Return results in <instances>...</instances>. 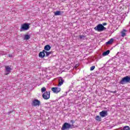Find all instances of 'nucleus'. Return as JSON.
Returning a JSON list of instances; mask_svg holds the SVG:
<instances>
[{
  "label": "nucleus",
  "instance_id": "nucleus-14",
  "mask_svg": "<svg viewBox=\"0 0 130 130\" xmlns=\"http://www.w3.org/2000/svg\"><path fill=\"white\" fill-rule=\"evenodd\" d=\"M114 39H111L109 40V41H108L107 42H106V44L108 45H109L110 44H112V43H113V41H114Z\"/></svg>",
  "mask_w": 130,
  "mask_h": 130
},
{
  "label": "nucleus",
  "instance_id": "nucleus-1",
  "mask_svg": "<svg viewBox=\"0 0 130 130\" xmlns=\"http://www.w3.org/2000/svg\"><path fill=\"white\" fill-rule=\"evenodd\" d=\"M128 83H130V76H126L122 78L119 82L120 85H125Z\"/></svg>",
  "mask_w": 130,
  "mask_h": 130
},
{
  "label": "nucleus",
  "instance_id": "nucleus-10",
  "mask_svg": "<svg viewBox=\"0 0 130 130\" xmlns=\"http://www.w3.org/2000/svg\"><path fill=\"white\" fill-rule=\"evenodd\" d=\"M63 83H64V80H63V79H62L61 77H59L58 84V87H60V86H61Z\"/></svg>",
  "mask_w": 130,
  "mask_h": 130
},
{
  "label": "nucleus",
  "instance_id": "nucleus-25",
  "mask_svg": "<svg viewBox=\"0 0 130 130\" xmlns=\"http://www.w3.org/2000/svg\"><path fill=\"white\" fill-rule=\"evenodd\" d=\"M111 93H113V94H115V93H116V90L114 91H111Z\"/></svg>",
  "mask_w": 130,
  "mask_h": 130
},
{
  "label": "nucleus",
  "instance_id": "nucleus-11",
  "mask_svg": "<svg viewBox=\"0 0 130 130\" xmlns=\"http://www.w3.org/2000/svg\"><path fill=\"white\" fill-rule=\"evenodd\" d=\"M46 51L45 50H43L42 52H40L39 54V57H41L43 58L45 56Z\"/></svg>",
  "mask_w": 130,
  "mask_h": 130
},
{
  "label": "nucleus",
  "instance_id": "nucleus-20",
  "mask_svg": "<svg viewBox=\"0 0 130 130\" xmlns=\"http://www.w3.org/2000/svg\"><path fill=\"white\" fill-rule=\"evenodd\" d=\"M45 91H46V88H45V87L41 88L42 93H44V92H45Z\"/></svg>",
  "mask_w": 130,
  "mask_h": 130
},
{
  "label": "nucleus",
  "instance_id": "nucleus-2",
  "mask_svg": "<svg viewBox=\"0 0 130 130\" xmlns=\"http://www.w3.org/2000/svg\"><path fill=\"white\" fill-rule=\"evenodd\" d=\"M76 126L75 125H71V124L65 122L63 125L62 127L61 128V130H66V129H70V128H75Z\"/></svg>",
  "mask_w": 130,
  "mask_h": 130
},
{
  "label": "nucleus",
  "instance_id": "nucleus-9",
  "mask_svg": "<svg viewBox=\"0 0 130 130\" xmlns=\"http://www.w3.org/2000/svg\"><path fill=\"white\" fill-rule=\"evenodd\" d=\"M100 115L102 117H105V116L108 115V113H107V111H102L100 112Z\"/></svg>",
  "mask_w": 130,
  "mask_h": 130
},
{
  "label": "nucleus",
  "instance_id": "nucleus-13",
  "mask_svg": "<svg viewBox=\"0 0 130 130\" xmlns=\"http://www.w3.org/2000/svg\"><path fill=\"white\" fill-rule=\"evenodd\" d=\"M51 49V47H50L49 45H47L44 47V50L47 51L50 50Z\"/></svg>",
  "mask_w": 130,
  "mask_h": 130
},
{
  "label": "nucleus",
  "instance_id": "nucleus-28",
  "mask_svg": "<svg viewBox=\"0 0 130 130\" xmlns=\"http://www.w3.org/2000/svg\"><path fill=\"white\" fill-rule=\"evenodd\" d=\"M118 53H119V52H118V53H117V54H118Z\"/></svg>",
  "mask_w": 130,
  "mask_h": 130
},
{
  "label": "nucleus",
  "instance_id": "nucleus-8",
  "mask_svg": "<svg viewBox=\"0 0 130 130\" xmlns=\"http://www.w3.org/2000/svg\"><path fill=\"white\" fill-rule=\"evenodd\" d=\"M51 90L53 93L57 94V93H59V92L61 90V89L59 87H52Z\"/></svg>",
  "mask_w": 130,
  "mask_h": 130
},
{
  "label": "nucleus",
  "instance_id": "nucleus-21",
  "mask_svg": "<svg viewBox=\"0 0 130 130\" xmlns=\"http://www.w3.org/2000/svg\"><path fill=\"white\" fill-rule=\"evenodd\" d=\"M86 37V36L84 35H80L79 36V38L80 39H84Z\"/></svg>",
  "mask_w": 130,
  "mask_h": 130
},
{
  "label": "nucleus",
  "instance_id": "nucleus-15",
  "mask_svg": "<svg viewBox=\"0 0 130 130\" xmlns=\"http://www.w3.org/2000/svg\"><path fill=\"white\" fill-rule=\"evenodd\" d=\"M110 53V50H108L106 51L103 53V56H106V55H108Z\"/></svg>",
  "mask_w": 130,
  "mask_h": 130
},
{
  "label": "nucleus",
  "instance_id": "nucleus-3",
  "mask_svg": "<svg viewBox=\"0 0 130 130\" xmlns=\"http://www.w3.org/2000/svg\"><path fill=\"white\" fill-rule=\"evenodd\" d=\"M94 29L98 32H102V31L106 30V27H104L102 24H99L94 28Z\"/></svg>",
  "mask_w": 130,
  "mask_h": 130
},
{
  "label": "nucleus",
  "instance_id": "nucleus-19",
  "mask_svg": "<svg viewBox=\"0 0 130 130\" xmlns=\"http://www.w3.org/2000/svg\"><path fill=\"white\" fill-rule=\"evenodd\" d=\"M53 52L52 51L47 52L46 51V56H48L50 54H52Z\"/></svg>",
  "mask_w": 130,
  "mask_h": 130
},
{
  "label": "nucleus",
  "instance_id": "nucleus-17",
  "mask_svg": "<svg viewBox=\"0 0 130 130\" xmlns=\"http://www.w3.org/2000/svg\"><path fill=\"white\" fill-rule=\"evenodd\" d=\"M30 35H24V40H29L30 39Z\"/></svg>",
  "mask_w": 130,
  "mask_h": 130
},
{
  "label": "nucleus",
  "instance_id": "nucleus-7",
  "mask_svg": "<svg viewBox=\"0 0 130 130\" xmlns=\"http://www.w3.org/2000/svg\"><path fill=\"white\" fill-rule=\"evenodd\" d=\"M32 106H40V102L39 100L37 99H35L34 101H32V102L31 103Z\"/></svg>",
  "mask_w": 130,
  "mask_h": 130
},
{
  "label": "nucleus",
  "instance_id": "nucleus-12",
  "mask_svg": "<svg viewBox=\"0 0 130 130\" xmlns=\"http://www.w3.org/2000/svg\"><path fill=\"white\" fill-rule=\"evenodd\" d=\"M126 32H127V30H125V29H123L121 31V36L122 37H124L125 36H126Z\"/></svg>",
  "mask_w": 130,
  "mask_h": 130
},
{
  "label": "nucleus",
  "instance_id": "nucleus-16",
  "mask_svg": "<svg viewBox=\"0 0 130 130\" xmlns=\"http://www.w3.org/2000/svg\"><path fill=\"white\" fill-rule=\"evenodd\" d=\"M55 16H61V12L59 11H57L54 12Z\"/></svg>",
  "mask_w": 130,
  "mask_h": 130
},
{
  "label": "nucleus",
  "instance_id": "nucleus-23",
  "mask_svg": "<svg viewBox=\"0 0 130 130\" xmlns=\"http://www.w3.org/2000/svg\"><path fill=\"white\" fill-rule=\"evenodd\" d=\"M95 69V66H92L90 67V71H94Z\"/></svg>",
  "mask_w": 130,
  "mask_h": 130
},
{
  "label": "nucleus",
  "instance_id": "nucleus-26",
  "mask_svg": "<svg viewBox=\"0 0 130 130\" xmlns=\"http://www.w3.org/2000/svg\"><path fill=\"white\" fill-rule=\"evenodd\" d=\"M13 112V111H10L9 112H8V114H11V113H12Z\"/></svg>",
  "mask_w": 130,
  "mask_h": 130
},
{
  "label": "nucleus",
  "instance_id": "nucleus-6",
  "mask_svg": "<svg viewBox=\"0 0 130 130\" xmlns=\"http://www.w3.org/2000/svg\"><path fill=\"white\" fill-rule=\"evenodd\" d=\"M5 72L6 73H5V75L8 76L9 74H10L12 71V68H11V66H5Z\"/></svg>",
  "mask_w": 130,
  "mask_h": 130
},
{
  "label": "nucleus",
  "instance_id": "nucleus-5",
  "mask_svg": "<svg viewBox=\"0 0 130 130\" xmlns=\"http://www.w3.org/2000/svg\"><path fill=\"white\" fill-rule=\"evenodd\" d=\"M42 96L45 100H48L50 98V91H46L43 94Z\"/></svg>",
  "mask_w": 130,
  "mask_h": 130
},
{
  "label": "nucleus",
  "instance_id": "nucleus-4",
  "mask_svg": "<svg viewBox=\"0 0 130 130\" xmlns=\"http://www.w3.org/2000/svg\"><path fill=\"white\" fill-rule=\"evenodd\" d=\"M29 28H30L29 24L25 23L21 25L20 31H27V30H28Z\"/></svg>",
  "mask_w": 130,
  "mask_h": 130
},
{
  "label": "nucleus",
  "instance_id": "nucleus-18",
  "mask_svg": "<svg viewBox=\"0 0 130 130\" xmlns=\"http://www.w3.org/2000/svg\"><path fill=\"white\" fill-rule=\"evenodd\" d=\"M95 120L97 121H101V117H100V116H96L95 117Z\"/></svg>",
  "mask_w": 130,
  "mask_h": 130
},
{
  "label": "nucleus",
  "instance_id": "nucleus-27",
  "mask_svg": "<svg viewBox=\"0 0 130 130\" xmlns=\"http://www.w3.org/2000/svg\"><path fill=\"white\" fill-rule=\"evenodd\" d=\"M125 55H128V53H125Z\"/></svg>",
  "mask_w": 130,
  "mask_h": 130
},
{
  "label": "nucleus",
  "instance_id": "nucleus-22",
  "mask_svg": "<svg viewBox=\"0 0 130 130\" xmlns=\"http://www.w3.org/2000/svg\"><path fill=\"white\" fill-rule=\"evenodd\" d=\"M70 122L71 123V125H74V123H75V121L74 120H71Z\"/></svg>",
  "mask_w": 130,
  "mask_h": 130
},
{
  "label": "nucleus",
  "instance_id": "nucleus-24",
  "mask_svg": "<svg viewBox=\"0 0 130 130\" xmlns=\"http://www.w3.org/2000/svg\"><path fill=\"white\" fill-rule=\"evenodd\" d=\"M103 26H106V25H107V23L106 22H104L103 23Z\"/></svg>",
  "mask_w": 130,
  "mask_h": 130
}]
</instances>
